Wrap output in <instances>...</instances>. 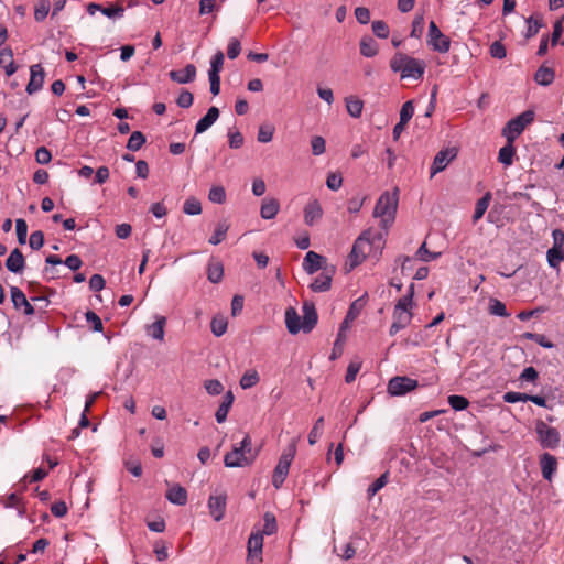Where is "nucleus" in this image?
<instances>
[{
  "instance_id": "dca6fc26",
  "label": "nucleus",
  "mask_w": 564,
  "mask_h": 564,
  "mask_svg": "<svg viewBox=\"0 0 564 564\" xmlns=\"http://www.w3.org/2000/svg\"><path fill=\"white\" fill-rule=\"evenodd\" d=\"M226 495H212L208 499V509L215 521H220L226 511Z\"/></svg>"
},
{
  "instance_id": "7c9ffc66",
  "label": "nucleus",
  "mask_w": 564,
  "mask_h": 564,
  "mask_svg": "<svg viewBox=\"0 0 564 564\" xmlns=\"http://www.w3.org/2000/svg\"><path fill=\"white\" fill-rule=\"evenodd\" d=\"M234 402V395L231 392H228L216 411L215 417L218 423H223L226 421L229 409L231 408Z\"/></svg>"
},
{
  "instance_id": "6ab92c4d",
  "label": "nucleus",
  "mask_w": 564,
  "mask_h": 564,
  "mask_svg": "<svg viewBox=\"0 0 564 564\" xmlns=\"http://www.w3.org/2000/svg\"><path fill=\"white\" fill-rule=\"evenodd\" d=\"M169 75L177 84H188L196 77V67L193 64H188L183 69L171 70Z\"/></svg>"
},
{
  "instance_id": "aec40b11",
  "label": "nucleus",
  "mask_w": 564,
  "mask_h": 564,
  "mask_svg": "<svg viewBox=\"0 0 564 564\" xmlns=\"http://www.w3.org/2000/svg\"><path fill=\"white\" fill-rule=\"evenodd\" d=\"M333 270L324 269L321 274H318L314 281L311 283L310 288L314 292H325L330 289L332 280H333Z\"/></svg>"
},
{
  "instance_id": "c9c22d12",
  "label": "nucleus",
  "mask_w": 564,
  "mask_h": 564,
  "mask_svg": "<svg viewBox=\"0 0 564 564\" xmlns=\"http://www.w3.org/2000/svg\"><path fill=\"white\" fill-rule=\"evenodd\" d=\"M513 142H508L505 147L499 150L498 160L505 166H510L513 163V156L516 153Z\"/></svg>"
},
{
  "instance_id": "4468645a",
  "label": "nucleus",
  "mask_w": 564,
  "mask_h": 564,
  "mask_svg": "<svg viewBox=\"0 0 564 564\" xmlns=\"http://www.w3.org/2000/svg\"><path fill=\"white\" fill-rule=\"evenodd\" d=\"M45 73L41 64H34L30 67V80L26 85V93L33 95L40 91L44 85Z\"/></svg>"
},
{
  "instance_id": "052dcab7",
  "label": "nucleus",
  "mask_w": 564,
  "mask_h": 564,
  "mask_svg": "<svg viewBox=\"0 0 564 564\" xmlns=\"http://www.w3.org/2000/svg\"><path fill=\"white\" fill-rule=\"evenodd\" d=\"M274 134V128L272 126H261L258 132V141L261 143H268L272 140Z\"/></svg>"
},
{
  "instance_id": "6e6d98bb",
  "label": "nucleus",
  "mask_w": 564,
  "mask_h": 564,
  "mask_svg": "<svg viewBox=\"0 0 564 564\" xmlns=\"http://www.w3.org/2000/svg\"><path fill=\"white\" fill-rule=\"evenodd\" d=\"M360 368H361V361L360 360H352V361H350V364L348 365V368H347L346 376H345V381L347 383H351L352 381H355V379L357 377V373L359 372Z\"/></svg>"
},
{
  "instance_id": "a19ab883",
  "label": "nucleus",
  "mask_w": 564,
  "mask_h": 564,
  "mask_svg": "<svg viewBox=\"0 0 564 564\" xmlns=\"http://www.w3.org/2000/svg\"><path fill=\"white\" fill-rule=\"evenodd\" d=\"M324 430V417L321 416L314 423L310 434H308V444L315 445L317 441L321 438Z\"/></svg>"
},
{
  "instance_id": "f3484780",
  "label": "nucleus",
  "mask_w": 564,
  "mask_h": 564,
  "mask_svg": "<svg viewBox=\"0 0 564 564\" xmlns=\"http://www.w3.org/2000/svg\"><path fill=\"white\" fill-rule=\"evenodd\" d=\"M323 217V208L317 199L310 200L304 207V221L307 226H313Z\"/></svg>"
},
{
  "instance_id": "4c0bfd02",
  "label": "nucleus",
  "mask_w": 564,
  "mask_h": 564,
  "mask_svg": "<svg viewBox=\"0 0 564 564\" xmlns=\"http://www.w3.org/2000/svg\"><path fill=\"white\" fill-rule=\"evenodd\" d=\"M488 311L491 315L495 316L508 317L510 315L507 311L505 303L494 297L489 300Z\"/></svg>"
},
{
  "instance_id": "de8ad7c7",
  "label": "nucleus",
  "mask_w": 564,
  "mask_h": 564,
  "mask_svg": "<svg viewBox=\"0 0 564 564\" xmlns=\"http://www.w3.org/2000/svg\"><path fill=\"white\" fill-rule=\"evenodd\" d=\"M208 199L215 204H223L226 200V192L223 186H213L208 194Z\"/></svg>"
},
{
  "instance_id": "423d86ee",
  "label": "nucleus",
  "mask_w": 564,
  "mask_h": 564,
  "mask_svg": "<svg viewBox=\"0 0 564 564\" xmlns=\"http://www.w3.org/2000/svg\"><path fill=\"white\" fill-rule=\"evenodd\" d=\"M412 305L409 304V297L408 299H399L394 308L392 318L393 322L390 326L389 334L391 336H394L398 334L401 329H404L408 325H410L412 321V312H411Z\"/></svg>"
},
{
  "instance_id": "39448f33",
  "label": "nucleus",
  "mask_w": 564,
  "mask_h": 564,
  "mask_svg": "<svg viewBox=\"0 0 564 564\" xmlns=\"http://www.w3.org/2000/svg\"><path fill=\"white\" fill-rule=\"evenodd\" d=\"M295 454H296V445H295V442H292L283 451V453L281 454L279 462L274 468V471L272 475V485L275 489L281 488L283 482L285 481V479L289 475V470H290L292 460L295 457Z\"/></svg>"
},
{
  "instance_id": "338daca9",
  "label": "nucleus",
  "mask_w": 564,
  "mask_h": 564,
  "mask_svg": "<svg viewBox=\"0 0 564 564\" xmlns=\"http://www.w3.org/2000/svg\"><path fill=\"white\" fill-rule=\"evenodd\" d=\"M193 100H194L193 94L188 90H183L178 95V97L176 99V104L181 108H189L193 105Z\"/></svg>"
},
{
  "instance_id": "393cba45",
  "label": "nucleus",
  "mask_w": 564,
  "mask_h": 564,
  "mask_svg": "<svg viewBox=\"0 0 564 564\" xmlns=\"http://www.w3.org/2000/svg\"><path fill=\"white\" fill-rule=\"evenodd\" d=\"M317 323V313L313 303L305 302L303 305V332H311Z\"/></svg>"
},
{
  "instance_id": "0eeeda50",
  "label": "nucleus",
  "mask_w": 564,
  "mask_h": 564,
  "mask_svg": "<svg viewBox=\"0 0 564 564\" xmlns=\"http://www.w3.org/2000/svg\"><path fill=\"white\" fill-rule=\"evenodd\" d=\"M533 119L534 112L532 110L522 112L508 121L507 126L502 130V135L508 142H513L523 132L525 127L533 121Z\"/></svg>"
},
{
  "instance_id": "a878e982",
  "label": "nucleus",
  "mask_w": 564,
  "mask_h": 564,
  "mask_svg": "<svg viewBox=\"0 0 564 564\" xmlns=\"http://www.w3.org/2000/svg\"><path fill=\"white\" fill-rule=\"evenodd\" d=\"M166 499L176 506H184L187 502V491L180 485L172 486L165 494Z\"/></svg>"
},
{
  "instance_id": "5fc2aeb1",
  "label": "nucleus",
  "mask_w": 564,
  "mask_h": 564,
  "mask_svg": "<svg viewBox=\"0 0 564 564\" xmlns=\"http://www.w3.org/2000/svg\"><path fill=\"white\" fill-rule=\"evenodd\" d=\"M413 115H414L413 101L412 100L405 101L402 105L401 110H400V121L402 123H408L411 120V118L413 117Z\"/></svg>"
},
{
  "instance_id": "3c124183",
  "label": "nucleus",
  "mask_w": 564,
  "mask_h": 564,
  "mask_svg": "<svg viewBox=\"0 0 564 564\" xmlns=\"http://www.w3.org/2000/svg\"><path fill=\"white\" fill-rule=\"evenodd\" d=\"M417 258L423 262H430L437 259L441 256V252H431L426 248V243L423 242L421 247L416 251Z\"/></svg>"
},
{
  "instance_id": "a18cd8bd",
  "label": "nucleus",
  "mask_w": 564,
  "mask_h": 564,
  "mask_svg": "<svg viewBox=\"0 0 564 564\" xmlns=\"http://www.w3.org/2000/svg\"><path fill=\"white\" fill-rule=\"evenodd\" d=\"M525 22L528 24L527 32H525L527 39H530V37H533L534 35H536L543 25L542 20L539 18H534V17H529L525 20Z\"/></svg>"
},
{
  "instance_id": "37998d69",
  "label": "nucleus",
  "mask_w": 564,
  "mask_h": 564,
  "mask_svg": "<svg viewBox=\"0 0 564 564\" xmlns=\"http://www.w3.org/2000/svg\"><path fill=\"white\" fill-rule=\"evenodd\" d=\"M224 65V53L218 51L210 61V68L208 70V75L219 76V73L223 69Z\"/></svg>"
},
{
  "instance_id": "49530a36",
  "label": "nucleus",
  "mask_w": 564,
  "mask_h": 564,
  "mask_svg": "<svg viewBox=\"0 0 564 564\" xmlns=\"http://www.w3.org/2000/svg\"><path fill=\"white\" fill-rule=\"evenodd\" d=\"M448 404L455 411H463L467 409L469 401L463 395L453 394L448 397Z\"/></svg>"
},
{
  "instance_id": "cd10ccee",
  "label": "nucleus",
  "mask_w": 564,
  "mask_h": 564,
  "mask_svg": "<svg viewBox=\"0 0 564 564\" xmlns=\"http://www.w3.org/2000/svg\"><path fill=\"white\" fill-rule=\"evenodd\" d=\"M280 210V204L275 198H264L261 204L260 215L263 219H273Z\"/></svg>"
},
{
  "instance_id": "bb28decb",
  "label": "nucleus",
  "mask_w": 564,
  "mask_h": 564,
  "mask_svg": "<svg viewBox=\"0 0 564 564\" xmlns=\"http://www.w3.org/2000/svg\"><path fill=\"white\" fill-rule=\"evenodd\" d=\"M285 326L289 330V333L295 335L300 330H303L301 317L299 316L297 312L293 307H289L285 311Z\"/></svg>"
},
{
  "instance_id": "ea45409f",
  "label": "nucleus",
  "mask_w": 564,
  "mask_h": 564,
  "mask_svg": "<svg viewBox=\"0 0 564 564\" xmlns=\"http://www.w3.org/2000/svg\"><path fill=\"white\" fill-rule=\"evenodd\" d=\"M224 276V268L219 262L209 263L207 269V278L212 283H218Z\"/></svg>"
},
{
  "instance_id": "79ce46f5",
  "label": "nucleus",
  "mask_w": 564,
  "mask_h": 564,
  "mask_svg": "<svg viewBox=\"0 0 564 564\" xmlns=\"http://www.w3.org/2000/svg\"><path fill=\"white\" fill-rule=\"evenodd\" d=\"M183 212L186 215L195 216L202 213V204L195 197H189L184 202Z\"/></svg>"
},
{
  "instance_id": "7ed1b4c3",
  "label": "nucleus",
  "mask_w": 564,
  "mask_h": 564,
  "mask_svg": "<svg viewBox=\"0 0 564 564\" xmlns=\"http://www.w3.org/2000/svg\"><path fill=\"white\" fill-rule=\"evenodd\" d=\"M399 204V189L383 192L373 208V217L380 219L381 227L388 229L394 221Z\"/></svg>"
},
{
  "instance_id": "4d7b16f0",
  "label": "nucleus",
  "mask_w": 564,
  "mask_h": 564,
  "mask_svg": "<svg viewBox=\"0 0 564 564\" xmlns=\"http://www.w3.org/2000/svg\"><path fill=\"white\" fill-rule=\"evenodd\" d=\"M388 482L387 474L381 475L378 479H376L367 489L368 496L373 497L381 488H383Z\"/></svg>"
},
{
  "instance_id": "c85d7f7f",
  "label": "nucleus",
  "mask_w": 564,
  "mask_h": 564,
  "mask_svg": "<svg viewBox=\"0 0 564 564\" xmlns=\"http://www.w3.org/2000/svg\"><path fill=\"white\" fill-rule=\"evenodd\" d=\"M379 47L377 42L369 35H365L360 40V54L365 57H373L378 54Z\"/></svg>"
},
{
  "instance_id": "58836bf2",
  "label": "nucleus",
  "mask_w": 564,
  "mask_h": 564,
  "mask_svg": "<svg viewBox=\"0 0 564 564\" xmlns=\"http://www.w3.org/2000/svg\"><path fill=\"white\" fill-rule=\"evenodd\" d=\"M258 530L260 531V533H262V536L271 535V534L275 533V531H276L275 517L270 512L264 513L262 529L261 530L258 529Z\"/></svg>"
},
{
  "instance_id": "5701e85b",
  "label": "nucleus",
  "mask_w": 564,
  "mask_h": 564,
  "mask_svg": "<svg viewBox=\"0 0 564 564\" xmlns=\"http://www.w3.org/2000/svg\"><path fill=\"white\" fill-rule=\"evenodd\" d=\"M165 325L166 318L164 316L158 315L155 316V321L152 324L145 326V332L148 336L152 337L153 339L163 341L165 335Z\"/></svg>"
},
{
  "instance_id": "4be33fe9",
  "label": "nucleus",
  "mask_w": 564,
  "mask_h": 564,
  "mask_svg": "<svg viewBox=\"0 0 564 564\" xmlns=\"http://www.w3.org/2000/svg\"><path fill=\"white\" fill-rule=\"evenodd\" d=\"M219 110L217 107H210L207 113L200 118L195 127V133L200 134L207 131L218 119Z\"/></svg>"
},
{
  "instance_id": "bf43d9fd",
  "label": "nucleus",
  "mask_w": 564,
  "mask_h": 564,
  "mask_svg": "<svg viewBox=\"0 0 564 564\" xmlns=\"http://www.w3.org/2000/svg\"><path fill=\"white\" fill-rule=\"evenodd\" d=\"M424 30V18L423 15H417L414 18L412 22L411 36L415 39H420L423 34Z\"/></svg>"
},
{
  "instance_id": "774afa93",
  "label": "nucleus",
  "mask_w": 564,
  "mask_h": 564,
  "mask_svg": "<svg viewBox=\"0 0 564 564\" xmlns=\"http://www.w3.org/2000/svg\"><path fill=\"white\" fill-rule=\"evenodd\" d=\"M343 184V177L338 173H330L327 176L326 185L332 191H337Z\"/></svg>"
},
{
  "instance_id": "c756f323",
  "label": "nucleus",
  "mask_w": 564,
  "mask_h": 564,
  "mask_svg": "<svg viewBox=\"0 0 564 564\" xmlns=\"http://www.w3.org/2000/svg\"><path fill=\"white\" fill-rule=\"evenodd\" d=\"M555 77L554 70L551 67L542 65L534 74V80L541 86H549L553 83Z\"/></svg>"
},
{
  "instance_id": "1a4fd4ad",
  "label": "nucleus",
  "mask_w": 564,
  "mask_h": 564,
  "mask_svg": "<svg viewBox=\"0 0 564 564\" xmlns=\"http://www.w3.org/2000/svg\"><path fill=\"white\" fill-rule=\"evenodd\" d=\"M427 45L438 53H447L451 48L449 37L443 34L434 21L429 23Z\"/></svg>"
},
{
  "instance_id": "2eb2a0df",
  "label": "nucleus",
  "mask_w": 564,
  "mask_h": 564,
  "mask_svg": "<svg viewBox=\"0 0 564 564\" xmlns=\"http://www.w3.org/2000/svg\"><path fill=\"white\" fill-rule=\"evenodd\" d=\"M11 301L15 310H22L26 316L34 314V307L28 301L25 294L18 288H10Z\"/></svg>"
},
{
  "instance_id": "412c9836",
  "label": "nucleus",
  "mask_w": 564,
  "mask_h": 564,
  "mask_svg": "<svg viewBox=\"0 0 564 564\" xmlns=\"http://www.w3.org/2000/svg\"><path fill=\"white\" fill-rule=\"evenodd\" d=\"M540 465H541V471H542L544 479L551 481L553 478V475L555 474V471L557 469L556 458L549 453H544L541 455Z\"/></svg>"
},
{
  "instance_id": "f03ea898",
  "label": "nucleus",
  "mask_w": 564,
  "mask_h": 564,
  "mask_svg": "<svg viewBox=\"0 0 564 564\" xmlns=\"http://www.w3.org/2000/svg\"><path fill=\"white\" fill-rule=\"evenodd\" d=\"M389 65L391 70L399 74L402 80H421L426 69V63L423 59L412 57L402 52H397L391 57Z\"/></svg>"
},
{
  "instance_id": "680f3d73",
  "label": "nucleus",
  "mask_w": 564,
  "mask_h": 564,
  "mask_svg": "<svg viewBox=\"0 0 564 564\" xmlns=\"http://www.w3.org/2000/svg\"><path fill=\"white\" fill-rule=\"evenodd\" d=\"M206 391L212 395H218L223 392L224 386L217 379H210L205 382Z\"/></svg>"
},
{
  "instance_id": "13d9d810",
  "label": "nucleus",
  "mask_w": 564,
  "mask_h": 564,
  "mask_svg": "<svg viewBox=\"0 0 564 564\" xmlns=\"http://www.w3.org/2000/svg\"><path fill=\"white\" fill-rule=\"evenodd\" d=\"M241 52L240 41L236 37H231L227 47V56L230 59H235Z\"/></svg>"
},
{
  "instance_id": "473e14b6",
  "label": "nucleus",
  "mask_w": 564,
  "mask_h": 564,
  "mask_svg": "<svg viewBox=\"0 0 564 564\" xmlns=\"http://www.w3.org/2000/svg\"><path fill=\"white\" fill-rule=\"evenodd\" d=\"M260 381V377L257 370L249 369L240 378L239 384L243 390L251 389Z\"/></svg>"
},
{
  "instance_id": "e433bc0d",
  "label": "nucleus",
  "mask_w": 564,
  "mask_h": 564,
  "mask_svg": "<svg viewBox=\"0 0 564 564\" xmlns=\"http://www.w3.org/2000/svg\"><path fill=\"white\" fill-rule=\"evenodd\" d=\"M490 200L491 194L489 192L486 193L480 199H478L473 215L474 223L478 221L484 216V214L489 207Z\"/></svg>"
},
{
  "instance_id": "9b49d317",
  "label": "nucleus",
  "mask_w": 564,
  "mask_h": 564,
  "mask_svg": "<svg viewBox=\"0 0 564 564\" xmlns=\"http://www.w3.org/2000/svg\"><path fill=\"white\" fill-rule=\"evenodd\" d=\"M263 536L259 530L253 531L248 540V557L249 564H258L262 561Z\"/></svg>"
},
{
  "instance_id": "f8f14e48",
  "label": "nucleus",
  "mask_w": 564,
  "mask_h": 564,
  "mask_svg": "<svg viewBox=\"0 0 564 564\" xmlns=\"http://www.w3.org/2000/svg\"><path fill=\"white\" fill-rule=\"evenodd\" d=\"M456 156V148H446L438 151L431 166V177H434L437 173L444 171Z\"/></svg>"
},
{
  "instance_id": "72a5a7b5",
  "label": "nucleus",
  "mask_w": 564,
  "mask_h": 564,
  "mask_svg": "<svg viewBox=\"0 0 564 564\" xmlns=\"http://www.w3.org/2000/svg\"><path fill=\"white\" fill-rule=\"evenodd\" d=\"M346 108L352 118H359L362 113L364 102L359 98L350 96L346 98Z\"/></svg>"
},
{
  "instance_id": "20e7f679",
  "label": "nucleus",
  "mask_w": 564,
  "mask_h": 564,
  "mask_svg": "<svg viewBox=\"0 0 564 564\" xmlns=\"http://www.w3.org/2000/svg\"><path fill=\"white\" fill-rule=\"evenodd\" d=\"M257 457L252 449L251 437L246 434L241 442L232 447L224 457V464L228 468L250 466Z\"/></svg>"
},
{
  "instance_id": "2f4dec72",
  "label": "nucleus",
  "mask_w": 564,
  "mask_h": 564,
  "mask_svg": "<svg viewBox=\"0 0 564 564\" xmlns=\"http://www.w3.org/2000/svg\"><path fill=\"white\" fill-rule=\"evenodd\" d=\"M227 328L228 321L224 315H216L213 317L210 322V329L216 337L223 336L227 332Z\"/></svg>"
},
{
  "instance_id": "f704fd0d",
  "label": "nucleus",
  "mask_w": 564,
  "mask_h": 564,
  "mask_svg": "<svg viewBox=\"0 0 564 564\" xmlns=\"http://www.w3.org/2000/svg\"><path fill=\"white\" fill-rule=\"evenodd\" d=\"M228 230H229V224L225 220L219 221L215 228L214 234L212 235V237L208 240L209 243L214 245V246L219 245L223 240H225Z\"/></svg>"
},
{
  "instance_id": "9d476101",
  "label": "nucleus",
  "mask_w": 564,
  "mask_h": 564,
  "mask_svg": "<svg viewBox=\"0 0 564 564\" xmlns=\"http://www.w3.org/2000/svg\"><path fill=\"white\" fill-rule=\"evenodd\" d=\"M554 245L547 250V263L551 268H557L564 261V232L555 229L552 232Z\"/></svg>"
},
{
  "instance_id": "864d4df0",
  "label": "nucleus",
  "mask_w": 564,
  "mask_h": 564,
  "mask_svg": "<svg viewBox=\"0 0 564 564\" xmlns=\"http://www.w3.org/2000/svg\"><path fill=\"white\" fill-rule=\"evenodd\" d=\"M15 230L17 238L20 245H24L26 242L28 236V225L26 221L22 218L15 220Z\"/></svg>"
},
{
  "instance_id": "603ef678",
  "label": "nucleus",
  "mask_w": 564,
  "mask_h": 564,
  "mask_svg": "<svg viewBox=\"0 0 564 564\" xmlns=\"http://www.w3.org/2000/svg\"><path fill=\"white\" fill-rule=\"evenodd\" d=\"M372 32L379 39H387L389 36V26L384 21L377 20L372 22Z\"/></svg>"
},
{
  "instance_id": "69168bd1",
  "label": "nucleus",
  "mask_w": 564,
  "mask_h": 564,
  "mask_svg": "<svg viewBox=\"0 0 564 564\" xmlns=\"http://www.w3.org/2000/svg\"><path fill=\"white\" fill-rule=\"evenodd\" d=\"M86 321L91 324L94 332H101L104 326L101 318L93 311L85 314Z\"/></svg>"
},
{
  "instance_id": "0e129e2a",
  "label": "nucleus",
  "mask_w": 564,
  "mask_h": 564,
  "mask_svg": "<svg viewBox=\"0 0 564 564\" xmlns=\"http://www.w3.org/2000/svg\"><path fill=\"white\" fill-rule=\"evenodd\" d=\"M312 152L314 155H321L326 150V142L323 137H314L311 141Z\"/></svg>"
},
{
  "instance_id": "09e8293b",
  "label": "nucleus",
  "mask_w": 564,
  "mask_h": 564,
  "mask_svg": "<svg viewBox=\"0 0 564 564\" xmlns=\"http://www.w3.org/2000/svg\"><path fill=\"white\" fill-rule=\"evenodd\" d=\"M50 12V2L46 0H41L36 3L34 10V19L39 22L45 20Z\"/></svg>"
},
{
  "instance_id": "b1692460",
  "label": "nucleus",
  "mask_w": 564,
  "mask_h": 564,
  "mask_svg": "<svg viewBox=\"0 0 564 564\" xmlns=\"http://www.w3.org/2000/svg\"><path fill=\"white\" fill-rule=\"evenodd\" d=\"M24 256L18 248L13 249L6 260L7 269L12 273H21L24 269Z\"/></svg>"
},
{
  "instance_id": "6e6552de",
  "label": "nucleus",
  "mask_w": 564,
  "mask_h": 564,
  "mask_svg": "<svg viewBox=\"0 0 564 564\" xmlns=\"http://www.w3.org/2000/svg\"><path fill=\"white\" fill-rule=\"evenodd\" d=\"M535 432L538 435V441L543 448L555 449L558 447L561 436L555 427H552L544 421L539 420L535 423Z\"/></svg>"
},
{
  "instance_id": "f257e3e1",
  "label": "nucleus",
  "mask_w": 564,
  "mask_h": 564,
  "mask_svg": "<svg viewBox=\"0 0 564 564\" xmlns=\"http://www.w3.org/2000/svg\"><path fill=\"white\" fill-rule=\"evenodd\" d=\"M383 247V235L368 229L355 241L349 254L350 268L360 264L367 257L377 256Z\"/></svg>"
},
{
  "instance_id": "c03bdc74",
  "label": "nucleus",
  "mask_w": 564,
  "mask_h": 564,
  "mask_svg": "<svg viewBox=\"0 0 564 564\" xmlns=\"http://www.w3.org/2000/svg\"><path fill=\"white\" fill-rule=\"evenodd\" d=\"M145 138L140 131H134L131 133L128 143L127 149L130 151H138L141 149V147L144 144Z\"/></svg>"
},
{
  "instance_id": "ddd939ff",
  "label": "nucleus",
  "mask_w": 564,
  "mask_h": 564,
  "mask_svg": "<svg viewBox=\"0 0 564 564\" xmlns=\"http://www.w3.org/2000/svg\"><path fill=\"white\" fill-rule=\"evenodd\" d=\"M417 387V381L409 377H394L389 380L388 392L391 395H404Z\"/></svg>"
},
{
  "instance_id": "8fccbe9b",
  "label": "nucleus",
  "mask_w": 564,
  "mask_h": 564,
  "mask_svg": "<svg viewBox=\"0 0 564 564\" xmlns=\"http://www.w3.org/2000/svg\"><path fill=\"white\" fill-rule=\"evenodd\" d=\"M522 337L525 339H529V340H533L536 344H539L540 346L547 348V349L554 347L553 343H551L544 335H541V334L524 333L522 335Z\"/></svg>"
},
{
  "instance_id": "a211bd4d",
  "label": "nucleus",
  "mask_w": 564,
  "mask_h": 564,
  "mask_svg": "<svg viewBox=\"0 0 564 564\" xmlns=\"http://www.w3.org/2000/svg\"><path fill=\"white\" fill-rule=\"evenodd\" d=\"M326 262V259L316 253L315 251H308L303 260V269L308 274H314L318 270L323 269V264Z\"/></svg>"
},
{
  "instance_id": "e2e57ef3",
  "label": "nucleus",
  "mask_w": 564,
  "mask_h": 564,
  "mask_svg": "<svg viewBox=\"0 0 564 564\" xmlns=\"http://www.w3.org/2000/svg\"><path fill=\"white\" fill-rule=\"evenodd\" d=\"M29 245L32 249L39 250L44 245V235L41 230L33 231L29 239Z\"/></svg>"
}]
</instances>
